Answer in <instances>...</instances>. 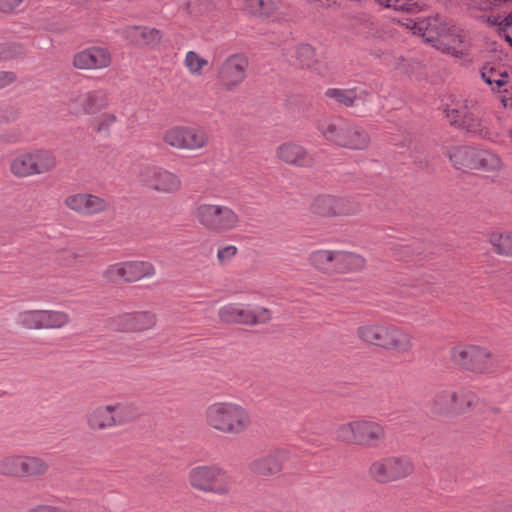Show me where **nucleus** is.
Segmentation results:
<instances>
[{
    "label": "nucleus",
    "instance_id": "obj_16",
    "mask_svg": "<svg viewBox=\"0 0 512 512\" xmlns=\"http://www.w3.org/2000/svg\"><path fill=\"white\" fill-rule=\"evenodd\" d=\"M109 105L105 89L81 90L68 101V110L72 115H94Z\"/></svg>",
    "mask_w": 512,
    "mask_h": 512
},
{
    "label": "nucleus",
    "instance_id": "obj_24",
    "mask_svg": "<svg viewBox=\"0 0 512 512\" xmlns=\"http://www.w3.org/2000/svg\"><path fill=\"white\" fill-rule=\"evenodd\" d=\"M85 423L92 431L115 428L110 404H100L91 408L85 416Z\"/></svg>",
    "mask_w": 512,
    "mask_h": 512
},
{
    "label": "nucleus",
    "instance_id": "obj_30",
    "mask_svg": "<svg viewBox=\"0 0 512 512\" xmlns=\"http://www.w3.org/2000/svg\"><path fill=\"white\" fill-rule=\"evenodd\" d=\"M127 37L140 46H156L161 42L162 34L155 28L131 27L127 29Z\"/></svg>",
    "mask_w": 512,
    "mask_h": 512
},
{
    "label": "nucleus",
    "instance_id": "obj_33",
    "mask_svg": "<svg viewBox=\"0 0 512 512\" xmlns=\"http://www.w3.org/2000/svg\"><path fill=\"white\" fill-rule=\"evenodd\" d=\"M361 418H357L339 425L336 429V438L348 445H358Z\"/></svg>",
    "mask_w": 512,
    "mask_h": 512
},
{
    "label": "nucleus",
    "instance_id": "obj_2",
    "mask_svg": "<svg viewBox=\"0 0 512 512\" xmlns=\"http://www.w3.org/2000/svg\"><path fill=\"white\" fill-rule=\"evenodd\" d=\"M357 337L368 345L405 354L412 350L414 338L407 329L382 322H367L356 330Z\"/></svg>",
    "mask_w": 512,
    "mask_h": 512
},
{
    "label": "nucleus",
    "instance_id": "obj_50",
    "mask_svg": "<svg viewBox=\"0 0 512 512\" xmlns=\"http://www.w3.org/2000/svg\"><path fill=\"white\" fill-rule=\"evenodd\" d=\"M17 79V76L12 71H0V89H3L12 83H14Z\"/></svg>",
    "mask_w": 512,
    "mask_h": 512
},
{
    "label": "nucleus",
    "instance_id": "obj_13",
    "mask_svg": "<svg viewBox=\"0 0 512 512\" xmlns=\"http://www.w3.org/2000/svg\"><path fill=\"white\" fill-rule=\"evenodd\" d=\"M139 180L159 194L174 195L183 188V181L177 173L160 166H145L139 173Z\"/></svg>",
    "mask_w": 512,
    "mask_h": 512
},
{
    "label": "nucleus",
    "instance_id": "obj_14",
    "mask_svg": "<svg viewBox=\"0 0 512 512\" xmlns=\"http://www.w3.org/2000/svg\"><path fill=\"white\" fill-rule=\"evenodd\" d=\"M220 320L224 323L255 325L266 323L271 319L270 311L264 307H250L238 303H229L218 311Z\"/></svg>",
    "mask_w": 512,
    "mask_h": 512
},
{
    "label": "nucleus",
    "instance_id": "obj_54",
    "mask_svg": "<svg viewBox=\"0 0 512 512\" xmlns=\"http://www.w3.org/2000/svg\"><path fill=\"white\" fill-rule=\"evenodd\" d=\"M6 117L5 115L0 111V123H3V122H6Z\"/></svg>",
    "mask_w": 512,
    "mask_h": 512
},
{
    "label": "nucleus",
    "instance_id": "obj_37",
    "mask_svg": "<svg viewBox=\"0 0 512 512\" xmlns=\"http://www.w3.org/2000/svg\"><path fill=\"white\" fill-rule=\"evenodd\" d=\"M339 199L331 195H319L311 203L314 214L328 216L337 212Z\"/></svg>",
    "mask_w": 512,
    "mask_h": 512
},
{
    "label": "nucleus",
    "instance_id": "obj_48",
    "mask_svg": "<svg viewBox=\"0 0 512 512\" xmlns=\"http://www.w3.org/2000/svg\"><path fill=\"white\" fill-rule=\"evenodd\" d=\"M314 49L310 45H300L296 50V55L302 65L309 66L311 63V60L314 57Z\"/></svg>",
    "mask_w": 512,
    "mask_h": 512
},
{
    "label": "nucleus",
    "instance_id": "obj_26",
    "mask_svg": "<svg viewBox=\"0 0 512 512\" xmlns=\"http://www.w3.org/2000/svg\"><path fill=\"white\" fill-rule=\"evenodd\" d=\"M309 265L316 271L326 274H336V250L332 249H316L308 255Z\"/></svg>",
    "mask_w": 512,
    "mask_h": 512
},
{
    "label": "nucleus",
    "instance_id": "obj_12",
    "mask_svg": "<svg viewBox=\"0 0 512 512\" xmlns=\"http://www.w3.org/2000/svg\"><path fill=\"white\" fill-rule=\"evenodd\" d=\"M476 403L477 396L474 392L465 388H447L434 395L431 410L434 414H456L465 412Z\"/></svg>",
    "mask_w": 512,
    "mask_h": 512
},
{
    "label": "nucleus",
    "instance_id": "obj_4",
    "mask_svg": "<svg viewBox=\"0 0 512 512\" xmlns=\"http://www.w3.org/2000/svg\"><path fill=\"white\" fill-rule=\"evenodd\" d=\"M402 25L410 29L413 34L424 37L428 42L439 40L442 45L446 46L447 52L456 58H461L466 54L465 37L460 34H445L438 17L418 18L416 21L406 19Z\"/></svg>",
    "mask_w": 512,
    "mask_h": 512
},
{
    "label": "nucleus",
    "instance_id": "obj_49",
    "mask_svg": "<svg viewBox=\"0 0 512 512\" xmlns=\"http://www.w3.org/2000/svg\"><path fill=\"white\" fill-rule=\"evenodd\" d=\"M22 53L21 47L13 44H0V60L14 58Z\"/></svg>",
    "mask_w": 512,
    "mask_h": 512
},
{
    "label": "nucleus",
    "instance_id": "obj_18",
    "mask_svg": "<svg viewBox=\"0 0 512 512\" xmlns=\"http://www.w3.org/2000/svg\"><path fill=\"white\" fill-rule=\"evenodd\" d=\"M112 64L110 50L103 46H90L72 56V66L78 70H101Z\"/></svg>",
    "mask_w": 512,
    "mask_h": 512
},
{
    "label": "nucleus",
    "instance_id": "obj_5",
    "mask_svg": "<svg viewBox=\"0 0 512 512\" xmlns=\"http://www.w3.org/2000/svg\"><path fill=\"white\" fill-rule=\"evenodd\" d=\"M194 217L203 229L216 234L236 230L241 223L240 215L232 207L210 202L198 204Z\"/></svg>",
    "mask_w": 512,
    "mask_h": 512
},
{
    "label": "nucleus",
    "instance_id": "obj_52",
    "mask_svg": "<svg viewBox=\"0 0 512 512\" xmlns=\"http://www.w3.org/2000/svg\"><path fill=\"white\" fill-rule=\"evenodd\" d=\"M29 512H65L63 509L57 506L39 504L32 507Z\"/></svg>",
    "mask_w": 512,
    "mask_h": 512
},
{
    "label": "nucleus",
    "instance_id": "obj_17",
    "mask_svg": "<svg viewBox=\"0 0 512 512\" xmlns=\"http://www.w3.org/2000/svg\"><path fill=\"white\" fill-rule=\"evenodd\" d=\"M248 59L242 54H233L227 57L219 66L217 79L222 89L234 91L246 77Z\"/></svg>",
    "mask_w": 512,
    "mask_h": 512
},
{
    "label": "nucleus",
    "instance_id": "obj_43",
    "mask_svg": "<svg viewBox=\"0 0 512 512\" xmlns=\"http://www.w3.org/2000/svg\"><path fill=\"white\" fill-rule=\"evenodd\" d=\"M17 323L30 330L42 329L41 310H27L20 312L17 317Z\"/></svg>",
    "mask_w": 512,
    "mask_h": 512
},
{
    "label": "nucleus",
    "instance_id": "obj_31",
    "mask_svg": "<svg viewBox=\"0 0 512 512\" xmlns=\"http://www.w3.org/2000/svg\"><path fill=\"white\" fill-rule=\"evenodd\" d=\"M25 454L12 453L0 459V475L13 478L24 477Z\"/></svg>",
    "mask_w": 512,
    "mask_h": 512
},
{
    "label": "nucleus",
    "instance_id": "obj_7",
    "mask_svg": "<svg viewBox=\"0 0 512 512\" xmlns=\"http://www.w3.org/2000/svg\"><path fill=\"white\" fill-rule=\"evenodd\" d=\"M451 360L460 368L475 375L494 372V355L487 346L462 344L451 349Z\"/></svg>",
    "mask_w": 512,
    "mask_h": 512
},
{
    "label": "nucleus",
    "instance_id": "obj_6",
    "mask_svg": "<svg viewBox=\"0 0 512 512\" xmlns=\"http://www.w3.org/2000/svg\"><path fill=\"white\" fill-rule=\"evenodd\" d=\"M189 485L200 492L226 495L233 487L231 475L218 465H197L187 474Z\"/></svg>",
    "mask_w": 512,
    "mask_h": 512
},
{
    "label": "nucleus",
    "instance_id": "obj_39",
    "mask_svg": "<svg viewBox=\"0 0 512 512\" xmlns=\"http://www.w3.org/2000/svg\"><path fill=\"white\" fill-rule=\"evenodd\" d=\"M503 162L498 154L491 150L482 149L475 170L484 172H498L502 169Z\"/></svg>",
    "mask_w": 512,
    "mask_h": 512
},
{
    "label": "nucleus",
    "instance_id": "obj_34",
    "mask_svg": "<svg viewBox=\"0 0 512 512\" xmlns=\"http://www.w3.org/2000/svg\"><path fill=\"white\" fill-rule=\"evenodd\" d=\"M347 142L353 144H339L340 146L350 149H365L370 143L369 135L360 127L347 125L346 132L342 136Z\"/></svg>",
    "mask_w": 512,
    "mask_h": 512
},
{
    "label": "nucleus",
    "instance_id": "obj_19",
    "mask_svg": "<svg viewBox=\"0 0 512 512\" xmlns=\"http://www.w3.org/2000/svg\"><path fill=\"white\" fill-rule=\"evenodd\" d=\"M65 206L82 216H93L107 211L109 204L106 199L90 193L79 192L68 195Z\"/></svg>",
    "mask_w": 512,
    "mask_h": 512
},
{
    "label": "nucleus",
    "instance_id": "obj_29",
    "mask_svg": "<svg viewBox=\"0 0 512 512\" xmlns=\"http://www.w3.org/2000/svg\"><path fill=\"white\" fill-rule=\"evenodd\" d=\"M110 408L115 428L133 422L139 415L137 406L132 402H114Z\"/></svg>",
    "mask_w": 512,
    "mask_h": 512
},
{
    "label": "nucleus",
    "instance_id": "obj_32",
    "mask_svg": "<svg viewBox=\"0 0 512 512\" xmlns=\"http://www.w3.org/2000/svg\"><path fill=\"white\" fill-rule=\"evenodd\" d=\"M473 106V102L468 99L458 98L452 100L446 108V116L449 122L452 125L459 126L472 113Z\"/></svg>",
    "mask_w": 512,
    "mask_h": 512
},
{
    "label": "nucleus",
    "instance_id": "obj_42",
    "mask_svg": "<svg viewBox=\"0 0 512 512\" xmlns=\"http://www.w3.org/2000/svg\"><path fill=\"white\" fill-rule=\"evenodd\" d=\"M490 243L497 254L512 256V233H493Z\"/></svg>",
    "mask_w": 512,
    "mask_h": 512
},
{
    "label": "nucleus",
    "instance_id": "obj_27",
    "mask_svg": "<svg viewBox=\"0 0 512 512\" xmlns=\"http://www.w3.org/2000/svg\"><path fill=\"white\" fill-rule=\"evenodd\" d=\"M348 123L342 119L324 118L317 122V129L321 135L328 141L339 144H352L347 142L342 136L346 132Z\"/></svg>",
    "mask_w": 512,
    "mask_h": 512
},
{
    "label": "nucleus",
    "instance_id": "obj_9",
    "mask_svg": "<svg viewBox=\"0 0 512 512\" xmlns=\"http://www.w3.org/2000/svg\"><path fill=\"white\" fill-rule=\"evenodd\" d=\"M57 165L53 152L45 149H34L17 154L11 161L10 171L20 178L41 175L51 172Z\"/></svg>",
    "mask_w": 512,
    "mask_h": 512
},
{
    "label": "nucleus",
    "instance_id": "obj_35",
    "mask_svg": "<svg viewBox=\"0 0 512 512\" xmlns=\"http://www.w3.org/2000/svg\"><path fill=\"white\" fill-rule=\"evenodd\" d=\"M42 329H61L70 323V315L60 310H41Z\"/></svg>",
    "mask_w": 512,
    "mask_h": 512
},
{
    "label": "nucleus",
    "instance_id": "obj_3",
    "mask_svg": "<svg viewBox=\"0 0 512 512\" xmlns=\"http://www.w3.org/2000/svg\"><path fill=\"white\" fill-rule=\"evenodd\" d=\"M468 14L483 17L485 23L495 28L512 47V10L505 15H492L501 8L512 7V0H456Z\"/></svg>",
    "mask_w": 512,
    "mask_h": 512
},
{
    "label": "nucleus",
    "instance_id": "obj_20",
    "mask_svg": "<svg viewBox=\"0 0 512 512\" xmlns=\"http://www.w3.org/2000/svg\"><path fill=\"white\" fill-rule=\"evenodd\" d=\"M276 158L290 166L310 167L314 163L312 154L302 145L287 141L280 144L275 151Z\"/></svg>",
    "mask_w": 512,
    "mask_h": 512
},
{
    "label": "nucleus",
    "instance_id": "obj_23",
    "mask_svg": "<svg viewBox=\"0 0 512 512\" xmlns=\"http://www.w3.org/2000/svg\"><path fill=\"white\" fill-rule=\"evenodd\" d=\"M386 440V429L377 421L361 418L358 446L377 447Z\"/></svg>",
    "mask_w": 512,
    "mask_h": 512
},
{
    "label": "nucleus",
    "instance_id": "obj_51",
    "mask_svg": "<svg viewBox=\"0 0 512 512\" xmlns=\"http://www.w3.org/2000/svg\"><path fill=\"white\" fill-rule=\"evenodd\" d=\"M22 2L23 0H0V11L4 13H11Z\"/></svg>",
    "mask_w": 512,
    "mask_h": 512
},
{
    "label": "nucleus",
    "instance_id": "obj_8",
    "mask_svg": "<svg viewBox=\"0 0 512 512\" xmlns=\"http://www.w3.org/2000/svg\"><path fill=\"white\" fill-rule=\"evenodd\" d=\"M162 143L179 151H198L209 145L208 133L201 127L178 124L168 127L161 136Z\"/></svg>",
    "mask_w": 512,
    "mask_h": 512
},
{
    "label": "nucleus",
    "instance_id": "obj_1",
    "mask_svg": "<svg viewBox=\"0 0 512 512\" xmlns=\"http://www.w3.org/2000/svg\"><path fill=\"white\" fill-rule=\"evenodd\" d=\"M203 417L208 428L224 435L238 436L252 426L249 410L234 401L212 402L205 408Z\"/></svg>",
    "mask_w": 512,
    "mask_h": 512
},
{
    "label": "nucleus",
    "instance_id": "obj_21",
    "mask_svg": "<svg viewBox=\"0 0 512 512\" xmlns=\"http://www.w3.org/2000/svg\"><path fill=\"white\" fill-rule=\"evenodd\" d=\"M290 452L286 449H276L267 455L255 459L251 465V470L259 475H274L279 473L283 464L289 459Z\"/></svg>",
    "mask_w": 512,
    "mask_h": 512
},
{
    "label": "nucleus",
    "instance_id": "obj_38",
    "mask_svg": "<svg viewBox=\"0 0 512 512\" xmlns=\"http://www.w3.org/2000/svg\"><path fill=\"white\" fill-rule=\"evenodd\" d=\"M50 469L49 463L42 457L25 454L24 477H39Z\"/></svg>",
    "mask_w": 512,
    "mask_h": 512
},
{
    "label": "nucleus",
    "instance_id": "obj_15",
    "mask_svg": "<svg viewBox=\"0 0 512 512\" xmlns=\"http://www.w3.org/2000/svg\"><path fill=\"white\" fill-rule=\"evenodd\" d=\"M480 74L493 91L502 93V104L512 109V68L500 64H486L481 68Z\"/></svg>",
    "mask_w": 512,
    "mask_h": 512
},
{
    "label": "nucleus",
    "instance_id": "obj_46",
    "mask_svg": "<svg viewBox=\"0 0 512 512\" xmlns=\"http://www.w3.org/2000/svg\"><path fill=\"white\" fill-rule=\"evenodd\" d=\"M238 248L234 245H226L217 250V262L221 266H225L237 255Z\"/></svg>",
    "mask_w": 512,
    "mask_h": 512
},
{
    "label": "nucleus",
    "instance_id": "obj_10",
    "mask_svg": "<svg viewBox=\"0 0 512 512\" xmlns=\"http://www.w3.org/2000/svg\"><path fill=\"white\" fill-rule=\"evenodd\" d=\"M156 275L155 265L148 260H125L109 264L103 271V278L111 284H130Z\"/></svg>",
    "mask_w": 512,
    "mask_h": 512
},
{
    "label": "nucleus",
    "instance_id": "obj_40",
    "mask_svg": "<svg viewBox=\"0 0 512 512\" xmlns=\"http://www.w3.org/2000/svg\"><path fill=\"white\" fill-rule=\"evenodd\" d=\"M245 7L253 15L269 17L277 10L278 4L274 0H245Z\"/></svg>",
    "mask_w": 512,
    "mask_h": 512
},
{
    "label": "nucleus",
    "instance_id": "obj_47",
    "mask_svg": "<svg viewBox=\"0 0 512 512\" xmlns=\"http://www.w3.org/2000/svg\"><path fill=\"white\" fill-rule=\"evenodd\" d=\"M422 6V0H391L390 7L396 10L417 11Z\"/></svg>",
    "mask_w": 512,
    "mask_h": 512
},
{
    "label": "nucleus",
    "instance_id": "obj_11",
    "mask_svg": "<svg viewBox=\"0 0 512 512\" xmlns=\"http://www.w3.org/2000/svg\"><path fill=\"white\" fill-rule=\"evenodd\" d=\"M414 472L411 459L403 455H391L373 461L369 476L378 483H390L410 476Z\"/></svg>",
    "mask_w": 512,
    "mask_h": 512
},
{
    "label": "nucleus",
    "instance_id": "obj_22",
    "mask_svg": "<svg viewBox=\"0 0 512 512\" xmlns=\"http://www.w3.org/2000/svg\"><path fill=\"white\" fill-rule=\"evenodd\" d=\"M155 315L148 311L125 313L117 317L116 325L123 331H144L153 327Z\"/></svg>",
    "mask_w": 512,
    "mask_h": 512
},
{
    "label": "nucleus",
    "instance_id": "obj_53",
    "mask_svg": "<svg viewBox=\"0 0 512 512\" xmlns=\"http://www.w3.org/2000/svg\"><path fill=\"white\" fill-rule=\"evenodd\" d=\"M374 1L384 7H390V5H391V0H374Z\"/></svg>",
    "mask_w": 512,
    "mask_h": 512
},
{
    "label": "nucleus",
    "instance_id": "obj_36",
    "mask_svg": "<svg viewBox=\"0 0 512 512\" xmlns=\"http://www.w3.org/2000/svg\"><path fill=\"white\" fill-rule=\"evenodd\" d=\"M325 96L345 106L356 105L361 99L360 93L356 89L329 88L326 90Z\"/></svg>",
    "mask_w": 512,
    "mask_h": 512
},
{
    "label": "nucleus",
    "instance_id": "obj_28",
    "mask_svg": "<svg viewBox=\"0 0 512 512\" xmlns=\"http://www.w3.org/2000/svg\"><path fill=\"white\" fill-rule=\"evenodd\" d=\"M366 266L365 258L355 252L336 250V274H349L362 271Z\"/></svg>",
    "mask_w": 512,
    "mask_h": 512
},
{
    "label": "nucleus",
    "instance_id": "obj_44",
    "mask_svg": "<svg viewBox=\"0 0 512 512\" xmlns=\"http://www.w3.org/2000/svg\"><path fill=\"white\" fill-rule=\"evenodd\" d=\"M459 127H462L468 133L473 135H477L483 138L489 136L488 128L482 123L480 119L475 117L473 113H471L467 118H465L463 122H461Z\"/></svg>",
    "mask_w": 512,
    "mask_h": 512
},
{
    "label": "nucleus",
    "instance_id": "obj_41",
    "mask_svg": "<svg viewBox=\"0 0 512 512\" xmlns=\"http://www.w3.org/2000/svg\"><path fill=\"white\" fill-rule=\"evenodd\" d=\"M183 65L190 75L202 76L208 65V61L199 53L195 51H188L184 57Z\"/></svg>",
    "mask_w": 512,
    "mask_h": 512
},
{
    "label": "nucleus",
    "instance_id": "obj_25",
    "mask_svg": "<svg viewBox=\"0 0 512 512\" xmlns=\"http://www.w3.org/2000/svg\"><path fill=\"white\" fill-rule=\"evenodd\" d=\"M482 149L468 146L455 147L449 154L451 163L456 169L475 170Z\"/></svg>",
    "mask_w": 512,
    "mask_h": 512
},
{
    "label": "nucleus",
    "instance_id": "obj_45",
    "mask_svg": "<svg viewBox=\"0 0 512 512\" xmlns=\"http://www.w3.org/2000/svg\"><path fill=\"white\" fill-rule=\"evenodd\" d=\"M117 121L118 118L115 114L106 112L94 120L93 128L99 133H107Z\"/></svg>",
    "mask_w": 512,
    "mask_h": 512
}]
</instances>
